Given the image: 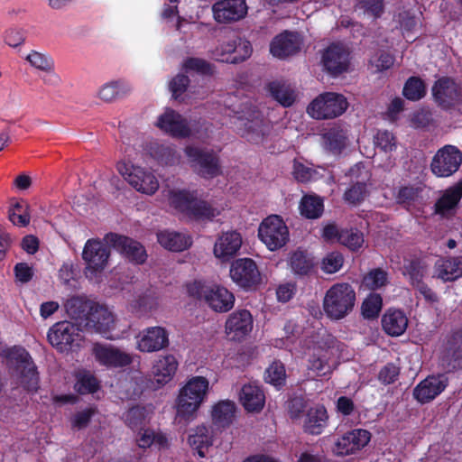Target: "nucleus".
I'll use <instances>...</instances> for the list:
<instances>
[{
  "label": "nucleus",
  "mask_w": 462,
  "mask_h": 462,
  "mask_svg": "<svg viewBox=\"0 0 462 462\" xmlns=\"http://www.w3.org/2000/svg\"><path fill=\"white\" fill-rule=\"evenodd\" d=\"M364 241V235L357 228L341 229L339 243L349 250L358 251L363 246Z\"/></svg>",
  "instance_id": "603ef678"
},
{
  "label": "nucleus",
  "mask_w": 462,
  "mask_h": 462,
  "mask_svg": "<svg viewBox=\"0 0 462 462\" xmlns=\"http://www.w3.org/2000/svg\"><path fill=\"white\" fill-rule=\"evenodd\" d=\"M431 93L435 103L442 109H450L462 98V87L450 77L443 76L437 79Z\"/></svg>",
  "instance_id": "2eb2a0df"
},
{
  "label": "nucleus",
  "mask_w": 462,
  "mask_h": 462,
  "mask_svg": "<svg viewBox=\"0 0 462 462\" xmlns=\"http://www.w3.org/2000/svg\"><path fill=\"white\" fill-rule=\"evenodd\" d=\"M307 400L302 395L291 396L286 402L288 414L291 420L301 418L307 408Z\"/></svg>",
  "instance_id": "13d9d810"
},
{
  "label": "nucleus",
  "mask_w": 462,
  "mask_h": 462,
  "mask_svg": "<svg viewBox=\"0 0 462 462\" xmlns=\"http://www.w3.org/2000/svg\"><path fill=\"white\" fill-rule=\"evenodd\" d=\"M300 50L298 33L285 31L275 36L270 44L271 53L279 59L292 56Z\"/></svg>",
  "instance_id": "a878e982"
},
{
  "label": "nucleus",
  "mask_w": 462,
  "mask_h": 462,
  "mask_svg": "<svg viewBox=\"0 0 462 462\" xmlns=\"http://www.w3.org/2000/svg\"><path fill=\"white\" fill-rule=\"evenodd\" d=\"M110 249L99 239H88L85 243L82 259L86 263L84 274L89 281L98 282L108 264Z\"/></svg>",
  "instance_id": "423d86ee"
},
{
  "label": "nucleus",
  "mask_w": 462,
  "mask_h": 462,
  "mask_svg": "<svg viewBox=\"0 0 462 462\" xmlns=\"http://www.w3.org/2000/svg\"><path fill=\"white\" fill-rule=\"evenodd\" d=\"M208 390V381L203 376L192 377L180 392L177 400V412L180 417L189 420L203 402Z\"/></svg>",
  "instance_id": "39448f33"
},
{
  "label": "nucleus",
  "mask_w": 462,
  "mask_h": 462,
  "mask_svg": "<svg viewBox=\"0 0 462 462\" xmlns=\"http://www.w3.org/2000/svg\"><path fill=\"white\" fill-rule=\"evenodd\" d=\"M350 52L343 44L332 43L322 55V63L326 70L336 77L347 70Z\"/></svg>",
  "instance_id": "a211bd4d"
},
{
  "label": "nucleus",
  "mask_w": 462,
  "mask_h": 462,
  "mask_svg": "<svg viewBox=\"0 0 462 462\" xmlns=\"http://www.w3.org/2000/svg\"><path fill=\"white\" fill-rule=\"evenodd\" d=\"M426 273V264L420 258L404 260L402 274L405 276L411 286L423 281Z\"/></svg>",
  "instance_id": "c03bdc74"
},
{
  "label": "nucleus",
  "mask_w": 462,
  "mask_h": 462,
  "mask_svg": "<svg viewBox=\"0 0 462 462\" xmlns=\"http://www.w3.org/2000/svg\"><path fill=\"white\" fill-rule=\"evenodd\" d=\"M328 425V411L322 404L310 407L306 411L303 431L310 435H320Z\"/></svg>",
  "instance_id": "c85d7f7f"
},
{
  "label": "nucleus",
  "mask_w": 462,
  "mask_h": 462,
  "mask_svg": "<svg viewBox=\"0 0 462 462\" xmlns=\"http://www.w3.org/2000/svg\"><path fill=\"white\" fill-rule=\"evenodd\" d=\"M253 328V317L249 310H241L233 312L226 322V332L233 340H241Z\"/></svg>",
  "instance_id": "393cba45"
},
{
  "label": "nucleus",
  "mask_w": 462,
  "mask_h": 462,
  "mask_svg": "<svg viewBox=\"0 0 462 462\" xmlns=\"http://www.w3.org/2000/svg\"><path fill=\"white\" fill-rule=\"evenodd\" d=\"M382 326L389 336L399 337L408 327V318L401 310L389 309L382 318Z\"/></svg>",
  "instance_id": "f704fd0d"
},
{
  "label": "nucleus",
  "mask_w": 462,
  "mask_h": 462,
  "mask_svg": "<svg viewBox=\"0 0 462 462\" xmlns=\"http://www.w3.org/2000/svg\"><path fill=\"white\" fill-rule=\"evenodd\" d=\"M189 446L197 451L200 457H204L206 451L213 444V436L210 430L200 425L193 430V433L189 435L188 439Z\"/></svg>",
  "instance_id": "58836bf2"
},
{
  "label": "nucleus",
  "mask_w": 462,
  "mask_h": 462,
  "mask_svg": "<svg viewBox=\"0 0 462 462\" xmlns=\"http://www.w3.org/2000/svg\"><path fill=\"white\" fill-rule=\"evenodd\" d=\"M96 360L107 367H125L132 364V356L111 346L96 344L93 347Z\"/></svg>",
  "instance_id": "b1692460"
},
{
  "label": "nucleus",
  "mask_w": 462,
  "mask_h": 462,
  "mask_svg": "<svg viewBox=\"0 0 462 462\" xmlns=\"http://www.w3.org/2000/svg\"><path fill=\"white\" fill-rule=\"evenodd\" d=\"M96 413L97 409L95 407H88L77 411L70 419L71 427L78 430L87 428Z\"/></svg>",
  "instance_id": "052dcab7"
},
{
  "label": "nucleus",
  "mask_w": 462,
  "mask_h": 462,
  "mask_svg": "<svg viewBox=\"0 0 462 462\" xmlns=\"http://www.w3.org/2000/svg\"><path fill=\"white\" fill-rule=\"evenodd\" d=\"M427 94L426 84L420 77L411 76L404 83L403 97L410 101H418Z\"/></svg>",
  "instance_id": "49530a36"
},
{
  "label": "nucleus",
  "mask_w": 462,
  "mask_h": 462,
  "mask_svg": "<svg viewBox=\"0 0 462 462\" xmlns=\"http://www.w3.org/2000/svg\"><path fill=\"white\" fill-rule=\"evenodd\" d=\"M334 356V348L331 346H328L327 347H315L309 358L308 368L318 376L330 374L333 371V366L330 362Z\"/></svg>",
  "instance_id": "7c9ffc66"
},
{
  "label": "nucleus",
  "mask_w": 462,
  "mask_h": 462,
  "mask_svg": "<svg viewBox=\"0 0 462 462\" xmlns=\"http://www.w3.org/2000/svg\"><path fill=\"white\" fill-rule=\"evenodd\" d=\"M214 18L218 23L236 22L247 14L245 0H220L212 6Z\"/></svg>",
  "instance_id": "aec40b11"
},
{
  "label": "nucleus",
  "mask_w": 462,
  "mask_h": 462,
  "mask_svg": "<svg viewBox=\"0 0 462 462\" xmlns=\"http://www.w3.org/2000/svg\"><path fill=\"white\" fill-rule=\"evenodd\" d=\"M462 199V179L447 189L434 204V212L441 217L452 215Z\"/></svg>",
  "instance_id": "c756f323"
},
{
  "label": "nucleus",
  "mask_w": 462,
  "mask_h": 462,
  "mask_svg": "<svg viewBox=\"0 0 462 462\" xmlns=\"http://www.w3.org/2000/svg\"><path fill=\"white\" fill-rule=\"evenodd\" d=\"M191 168L204 179H214L222 174L218 154L212 149L189 145L184 150Z\"/></svg>",
  "instance_id": "0eeeda50"
},
{
  "label": "nucleus",
  "mask_w": 462,
  "mask_h": 462,
  "mask_svg": "<svg viewBox=\"0 0 462 462\" xmlns=\"http://www.w3.org/2000/svg\"><path fill=\"white\" fill-rule=\"evenodd\" d=\"M448 385L446 374L429 375L413 390L414 398L420 403H428L439 396Z\"/></svg>",
  "instance_id": "6ab92c4d"
},
{
  "label": "nucleus",
  "mask_w": 462,
  "mask_h": 462,
  "mask_svg": "<svg viewBox=\"0 0 462 462\" xmlns=\"http://www.w3.org/2000/svg\"><path fill=\"white\" fill-rule=\"evenodd\" d=\"M236 407L234 402L229 400L220 401L213 406L212 420L218 428L228 427L234 420Z\"/></svg>",
  "instance_id": "ea45409f"
},
{
  "label": "nucleus",
  "mask_w": 462,
  "mask_h": 462,
  "mask_svg": "<svg viewBox=\"0 0 462 462\" xmlns=\"http://www.w3.org/2000/svg\"><path fill=\"white\" fill-rule=\"evenodd\" d=\"M169 346V334L160 326L143 329L139 335L137 348L141 352L152 353L160 351Z\"/></svg>",
  "instance_id": "4be33fe9"
},
{
  "label": "nucleus",
  "mask_w": 462,
  "mask_h": 462,
  "mask_svg": "<svg viewBox=\"0 0 462 462\" xmlns=\"http://www.w3.org/2000/svg\"><path fill=\"white\" fill-rule=\"evenodd\" d=\"M437 278L444 282H455L462 277V256L439 259L434 265Z\"/></svg>",
  "instance_id": "473e14b6"
},
{
  "label": "nucleus",
  "mask_w": 462,
  "mask_h": 462,
  "mask_svg": "<svg viewBox=\"0 0 462 462\" xmlns=\"http://www.w3.org/2000/svg\"><path fill=\"white\" fill-rule=\"evenodd\" d=\"M189 79L184 74L176 75L169 84V88L174 99H179L184 94L189 85Z\"/></svg>",
  "instance_id": "338daca9"
},
{
  "label": "nucleus",
  "mask_w": 462,
  "mask_h": 462,
  "mask_svg": "<svg viewBox=\"0 0 462 462\" xmlns=\"http://www.w3.org/2000/svg\"><path fill=\"white\" fill-rule=\"evenodd\" d=\"M183 66L187 70L196 71L201 75L211 76L214 73V65L200 58H188Z\"/></svg>",
  "instance_id": "4d7b16f0"
},
{
  "label": "nucleus",
  "mask_w": 462,
  "mask_h": 462,
  "mask_svg": "<svg viewBox=\"0 0 462 462\" xmlns=\"http://www.w3.org/2000/svg\"><path fill=\"white\" fill-rule=\"evenodd\" d=\"M371 433L364 429H355L339 436L332 447L337 457L353 455L362 450L370 441Z\"/></svg>",
  "instance_id": "f3484780"
},
{
  "label": "nucleus",
  "mask_w": 462,
  "mask_h": 462,
  "mask_svg": "<svg viewBox=\"0 0 462 462\" xmlns=\"http://www.w3.org/2000/svg\"><path fill=\"white\" fill-rule=\"evenodd\" d=\"M240 125H243V127H239L241 136L254 143L262 142L269 129L263 116L259 113L252 120H242Z\"/></svg>",
  "instance_id": "72a5a7b5"
},
{
  "label": "nucleus",
  "mask_w": 462,
  "mask_h": 462,
  "mask_svg": "<svg viewBox=\"0 0 462 462\" xmlns=\"http://www.w3.org/2000/svg\"><path fill=\"white\" fill-rule=\"evenodd\" d=\"M131 91L130 86L124 80L110 81L102 86L99 97L106 102L122 98Z\"/></svg>",
  "instance_id": "37998d69"
},
{
  "label": "nucleus",
  "mask_w": 462,
  "mask_h": 462,
  "mask_svg": "<svg viewBox=\"0 0 462 462\" xmlns=\"http://www.w3.org/2000/svg\"><path fill=\"white\" fill-rule=\"evenodd\" d=\"M157 240L162 247L172 252H182L192 245L190 236L175 231H162L157 234Z\"/></svg>",
  "instance_id": "e433bc0d"
},
{
  "label": "nucleus",
  "mask_w": 462,
  "mask_h": 462,
  "mask_svg": "<svg viewBox=\"0 0 462 462\" xmlns=\"http://www.w3.org/2000/svg\"><path fill=\"white\" fill-rule=\"evenodd\" d=\"M374 142L375 146L385 153L392 152L397 148L396 138L388 130H378Z\"/></svg>",
  "instance_id": "6e6d98bb"
},
{
  "label": "nucleus",
  "mask_w": 462,
  "mask_h": 462,
  "mask_svg": "<svg viewBox=\"0 0 462 462\" xmlns=\"http://www.w3.org/2000/svg\"><path fill=\"white\" fill-rule=\"evenodd\" d=\"M157 160L165 165H174L179 163L180 156L177 151L171 146L159 145L155 151Z\"/></svg>",
  "instance_id": "69168bd1"
},
{
  "label": "nucleus",
  "mask_w": 462,
  "mask_h": 462,
  "mask_svg": "<svg viewBox=\"0 0 462 462\" xmlns=\"http://www.w3.org/2000/svg\"><path fill=\"white\" fill-rule=\"evenodd\" d=\"M289 264L293 273L300 276L309 275L315 266L313 258L300 249L291 253Z\"/></svg>",
  "instance_id": "a19ab883"
},
{
  "label": "nucleus",
  "mask_w": 462,
  "mask_h": 462,
  "mask_svg": "<svg viewBox=\"0 0 462 462\" xmlns=\"http://www.w3.org/2000/svg\"><path fill=\"white\" fill-rule=\"evenodd\" d=\"M74 388L79 394L94 393L99 390L100 383L95 375L84 372L77 375Z\"/></svg>",
  "instance_id": "3c124183"
},
{
  "label": "nucleus",
  "mask_w": 462,
  "mask_h": 462,
  "mask_svg": "<svg viewBox=\"0 0 462 462\" xmlns=\"http://www.w3.org/2000/svg\"><path fill=\"white\" fill-rule=\"evenodd\" d=\"M240 401L245 411L259 412L264 406L265 395L259 386L245 384L240 393Z\"/></svg>",
  "instance_id": "c9c22d12"
},
{
  "label": "nucleus",
  "mask_w": 462,
  "mask_h": 462,
  "mask_svg": "<svg viewBox=\"0 0 462 462\" xmlns=\"http://www.w3.org/2000/svg\"><path fill=\"white\" fill-rule=\"evenodd\" d=\"M461 163V151L455 145L447 144L439 149L433 156L430 170L439 178H448L458 171Z\"/></svg>",
  "instance_id": "ddd939ff"
},
{
  "label": "nucleus",
  "mask_w": 462,
  "mask_h": 462,
  "mask_svg": "<svg viewBox=\"0 0 462 462\" xmlns=\"http://www.w3.org/2000/svg\"><path fill=\"white\" fill-rule=\"evenodd\" d=\"M442 365L448 372L462 369V348L444 353Z\"/></svg>",
  "instance_id": "774afa93"
},
{
  "label": "nucleus",
  "mask_w": 462,
  "mask_h": 462,
  "mask_svg": "<svg viewBox=\"0 0 462 462\" xmlns=\"http://www.w3.org/2000/svg\"><path fill=\"white\" fill-rule=\"evenodd\" d=\"M382 307V296L378 293H370L363 301L362 314L365 319H374L379 316Z\"/></svg>",
  "instance_id": "864d4df0"
},
{
  "label": "nucleus",
  "mask_w": 462,
  "mask_h": 462,
  "mask_svg": "<svg viewBox=\"0 0 462 462\" xmlns=\"http://www.w3.org/2000/svg\"><path fill=\"white\" fill-rule=\"evenodd\" d=\"M301 216L308 219L320 217L324 211V203L318 195H304L300 202Z\"/></svg>",
  "instance_id": "79ce46f5"
},
{
  "label": "nucleus",
  "mask_w": 462,
  "mask_h": 462,
  "mask_svg": "<svg viewBox=\"0 0 462 462\" xmlns=\"http://www.w3.org/2000/svg\"><path fill=\"white\" fill-rule=\"evenodd\" d=\"M258 236L270 251H275L289 241V229L280 216L272 215L260 224Z\"/></svg>",
  "instance_id": "9d476101"
},
{
  "label": "nucleus",
  "mask_w": 462,
  "mask_h": 462,
  "mask_svg": "<svg viewBox=\"0 0 462 462\" xmlns=\"http://www.w3.org/2000/svg\"><path fill=\"white\" fill-rule=\"evenodd\" d=\"M264 380L266 383L280 389L285 384L286 371L285 366L281 361L273 362L265 370Z\"/></svg>",
  "instance_id": "09e8293b"
},
{
  "label": "nucleus",
  "mask_w": 462,
  "mask_h": 462,
  "mask_svg": "<svg viewBox=\"0 0 462 462\" xmlns=\"http://www.w3.org/2000/svg\"><path fill=\"white\" fill-rule=\"evenodd\" d=\"M47 337L50 344L61 353L72 351L82 338L79 326L67 320L51 327Z\"/></svg>",
  "instance_id": "f8f14e48"
},
{
  "label": "nucleus",
  "mask_w": 462,
  "mask_h": 462,
  "mask_svg": "<svg viewBox=\"0 0 462 462\" xmlns=\"http://www.w3.org/2000/svg\"><path fill=\"white\" fill-rule=\"evenodd\" d=\"M325 148L331 152L340 153L346 146L347 131L339 125L328 128L323 134Z\"/></svg>",
  "instance_id": "4c0bfd02"
},
{
  "label": "nucleus",
  "mask_w": 462,
  "mask_h": 462,
  "mask_svg": "<svg viewBox=\"0 0 462 462\" xmlns=\"http://www.w3.org/2000/svg\"><path fill=\"white\" fill-rule=\"evenodd\" d=\"M95 305L96 302L84 297L74 296L67 300L65 308L69 318L78 323L77 326L83 327L86 329V323Z\"/></svg>",
  "instance_id": "2f4dec72"
},
{
  "label": "nucleus",
  "mask_w": 462,
  "mask_h": 462,
  "mask_svg": "<svg viewBox=\"0 0 462 462\" xmlns=\"http://www.w3.org/2000/svg\"><path fill=\"white\" fill-rule=\"evenodd\" d=\"M366 192L365 183L356 182L345 191L344 199L351 205H358L365 199Z\"/></svg>",
  "instance_id": "bf43d9fd"
},
{
  "label": "nucleus",
  "mask_w": 462,
  "mask_h": 462,
  "mask_svg": "<svg viewBox=\"0 0 462 462\" xmlns=\"http://www.w3.org/2000/svg\"><path fill=\"white\" fill-rule=\"evenodd\" d=\"M187 291L189 296L194 299L204 300L216 312H227L235 304L234 294L219 284L194 281L187 285Z\"/></svg>",
  "instance_id": "7ed1b4c3"
},
{
  "label": "nucleus",
  "mask_w": 462,
  "mask_h": 462,
  "mask_svg": "<svg viewBox=\"0 0 462 462\" xmlns=\"http://www.w3.org/2000/svg\"><path fill=\"white\" fill-rule=\"evenodd\" d=\"M356 291L352 285L346 282L333 284L323 299V310L331 320H340L346 318L354 309Z\"/></svg>",
  "instance_id": "20e7f679"
},
{
  "label": "nucleus",
  "mask_w": 462,
  "mask_h": 462,
  "mask_svg": "<svg viewBox=\"0 0 462 462\" xmlns=\"http://www.w3.org/2000/svg\"><path fill=\"white\" fill-rule=\"evenodd\" d=\"M178 361L173 355L161 356L152 367V375L157 387H161L172 380L178 369Z\"/></svg>",
  "instance_id": "cd10ccee"
},
{
  "label": "nucleus",
  "mask_w": 462,
  "mask_h": 462,
  "mask_svg": "<svg viewBox=\"0 0 462 462\" xmlns=\"http://www.w3.org/2000/svg\"><path fill=\"white\" fill-rule=\"evenodd\" d=\"M232 281L245 290L255 289L261 282V273L256 263L251 258L235 260L229 270Z\"/></svg>",
  "instance_id": "dca6fc26"
},
{
  "label": "nucleus",
  "mask_w": 462,
  "mask_h": 462,
  "mask_svg": "<svg viewBox=\"0 0 462 462\" xmlns=\"http://www.w3.org/2000/svg\"><path fill=\"white\" fill-rule=\"evenodd\" d=\"M388 282V273L381 268L371 270L363 278V284L369 290L374 291L384 286Z\"/></svg>",
  "instance_id": "5fc2aeb1"
},
{
  "label": "nucleus",
  "mask_w": 462,
  "mask_h": 462,
  "mask_svg": "<svg viewBox=\"0 0 462 462\" xmlns=\"http://www.w3.org/2000/svg\"><path fill=\"white\" fill-rule=\"evenodd\" d=\"M156 125L172 137L187 138L191 134V129L187 119L173 109H167L161 115Z\"/></svg>",
  "instance_id": "412c9836"
},
{
  "label": "nucleus",
  "mask_w": 462,
  "mask_h": 462,
  "mask_svg": "<svg viewBox=\"0 0 462 462\" xmlns=\"http://www.w3.org/2000/svg\"><path fill=\"white\" fill-rule=\"evenodd\" d=\"M29 206L25 201H16L8 210L9 220L15 226H26L30 223Z\"/></svg>",
  "instance_id": "8fccbe9b"
},
{
  "label": "nucleus",
  "mask_w": 462,
  "mask_h": 462,
  "mask_svg": "<svg viewBox=\"0 0 462 462\" xmlns=\"http://www.w3.org/2000/svg\"><path fill=\"white\" fill-rule=\"evenodd\" d=\"M26 60L32 67L38 69L43 71L53 70L54 63L52 59L43 53L32 51L31 53L26 56Z\"/></svg>",
  "instance_id": "680f3d73"
},
{
  "label": "nucleus",
  "mask_w": 462,
  "mask_h": 462,
  "mask_svg": "<svg viewBox=\"0 0 462 462\" xmlns=\"http://www.w3.org/2000/svg\"><path fill=\"white\" fill-rule=\"evenodd\" d=\"M419 195V189L411 185L401 186L395 195L396 203L403 207L411 206Z\"/></svg>",
  "instance_id": "e2e57ef3"
},
{
  "label": "nucleus",
  "mask_w": 462,
  "mask_h": 462,
  "mask_svg": "<svg viewBox=\"0 0 462 462\" xmlns=\"http://www.w3.org/2000/svg\"><path fill=\"white\" fill-rule=\"evenodd\" d=\"M115 328V318L106 308L96 303L89 319L86 323V330L97 332L103 337L111 339V332Z\"/></svg>",
  "instance_id": "5701e85b"
},
{
  "label": "nucleus",
  "mask_w": 462,
  "mask_h": 462,
  "mask_svg": "<svg viewBox=\"0 0 462 462\" xmlns=\"http://www.w3.org/2000/svg\"><path fill=\"white\" fill-rule=\"evenodd\" d=\"M147 410L141 405H135L128 409L123 414V420L132 430H143L145 425Z\"/></svg>",
  "instance_id": "de8ad7c7"
},
{
  "label": "nucleus",
  "mask_w": 462,
  "mask_h": 462,
  "mask_svg": "<svg viewBox=\"0 0 462 462\" xmlns=\"http://www.w3.org/2000/svg\"><path fill=\"white\" fill-rule=\"evenodd\" d=\"M104 241L131 263L142 264L147 259L144 246L129 236L110 232L105 236Z\"/></svg>",
  "instance_id": "4468645a"
},
{
  "label": "nucleus",
  "mask_w": 462,
  "mask_h": 462,
  "mask_svg": "<svg viewBox=\"0 0 462 462\" xmlns=\"http://www.w3.org/2000/svg\"><path fill=\"white\" fill-rule=\"evenodd\" d=\"M241 245L242 236L240 233L235 230L225 232L217 239L213 253L217 258L226 262L236 255Z\"/></svg>",
  "instance_id": "bb28decb"
},
{
  "label": "nucleus",
  "mask_w": 462,
  "mask_h": 462,
  "mask_svg": "<svg viewBox=\"0 0 462 462\" xmlns=\"http://www.w3.org/2000/svg\"><path fill=\"white\" fill-rule=\"evenodd\" d=\"M271 96L282 106L289 107L295 101L294 91L285 83L273 81L268 84Z\"/></svg>",
  "instance_id": "a18cd8bd"
},
{
  "label": "nucleus",
  "mask_w": 462,
  "mask_h": 462,
  "mask_svg": "<svg viewBox=\"0 0 462 462\" xmlns=\"http://www.w3.org/2000/svg\"><path fill=\"white\" fill-rule=\"evenodd\" d=\"M117 171L125 180L137 191L152 195L159 189V181L155 175L144 168L128 165L126 162H118Z\"/></svg>",
  "instance_id": "9b49d317"
},
{
  "label": "nucleus",
  "mask_w": 462,
  "mask_h": 462,
  "mask_svg": "<svg viewBox=\"0 0 462 462\" xmlns=\"http://www.w3.org/2000/svg\"><path fill=\"white\" fill-rule=\"evenodd\" d=\"M346 98L338 93L326 92L317 97L309 106V115L319 120L335 118L347 108Z\"/></svg>",
  "instance_id": "1a4fd4ad"
},
{
  "label": "nucleus",
  "mask_w": 462,
  "mask_h": 462,
  "mask_svg": "<svg viewBox=\"0 0 462 462\" xmlns=\"http://www.w3.org/2000/svg\"><path fill=\"white\" fill-rule=\"evenodd\" d=\"M5 357L19 384L27 392H36L39 388V373L30 353L21 346H14L7 350Z\"/></svg>",
  "instance_id": "f03ea898"
},
{
  "label": "nucleus",
  "mask_w": 462,
  "mask_h": 462,
  "mask_svg": "<svg viewBox=\"0 0 462 462\" xmlns=\"http://www.w3.org/2000/svg\"><path fill=\"white\" fill-rule=\"evenodd\" d=\"M344 263V256L339 252L328 253L322 260V269L327 273L338 272Z\"/></svg>",
  "instance_id": "0e129e2a"
},
{
  "label": "nucleus",
  "mask_w": 462,
  "mask_h": 462,
  "mask_svg": "<svg viewBox=\"0 0 462 462\" xmlns=\"http://www.w3.org/2000/svg\"><path fill=\"white\" fill-rule=\"evenodd\" d=\"M168 198L172 208L196 221H213L221 213L210 202L198 199L193 192L186 189L170 190Z\"/></svg>",
  "instance_id": "f257e3e1"
},
{
  "label": "nucleus",
  "mask_w": 462,
  "mask_h": 462,
  "mask_svg": "<svg viewBox=\"0 0 462 462\" xmlns=\"http://www.w3.org/2000/svg\"><path fill=\"white\" fill-rule=\"evenodd\" d=\"M251 42L238 35L226 37L211 51L212 58L219 62L239 64L252 55Z\"/></svg>",
  "instance_id": "6e6552de"
}]
</instances>
